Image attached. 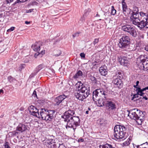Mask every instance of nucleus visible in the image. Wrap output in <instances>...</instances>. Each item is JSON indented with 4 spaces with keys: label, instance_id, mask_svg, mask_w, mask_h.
<instances>
[{
    "label": "nucleus",
    "instance_id": "obj_1",
    "mask_svg": "<svg viewBox=\"0 0 148 148\" xmlns=\"http://www.w3.org/2000/svg\"><path fill=\"white\" fill-rule=\"evenodd\" d=\"M75 111L69 109L66 111L62 117L64 119L65 121L67 122L66 128H73L74 131L77 126L80 125V120L78 116H74Z\"/></svg>",
    "mask_w": 148,
    "mask_h": 148
},
{
    "label": "nucleus",
    "instance_id": "obj_2",
    "mask_svg": "<svg viewBox=\"0 0 148 148\" xmlns=\"http://www.w3.org/2000/svg\"><path fill=\"white\" fill-rule=\"evenodd\" d=\"M76 87L78 89L75 93V96L78 100L83 101L90 94V88L88 86H85L81 81L78 82L76 84Z\"/></svg>",
    "mask_w": 148,
    "mask_h": 148
},
{
    "label": "nucleus",
    "instance_id": "obj_3",
    "mask_svg": "<svg viewBox=\"0 0 148 148\" xmlns=\"http://www.w3.org/2000/svg\"><path fill=\"white\" fill-rule=\"evenodd\" d=\"M130 18L132 23L137 26L140 29L144 28H148V19H140L139 17V14L134 12Z\"/></svg>",
    "mask_w": 148,
    "mask_h": 148
},
{
    "label": "nucleus",
    "instance_id": "obj_4",
    "mask_svg": "<svg viewBox=\"0 0 148 148\" xmlns=\"http://www.w3.org/2000/svg\"><path fill=\"white\" fill-rule=\"evenodd\" d=\"M105 93H108V92L100 89H97L93 92V100L95 102H98V106H99L106 105V101L104 100V96H103Z\"/></svg>",
    "mask_w": 148,
    "mask_h": 148
},
{
    "label": "nucleus",
    "instance_id": "obj_5",
    "mask_svg": "<svg viewBox=\"0 0 148 148\" xmlns=\"http://www.w3.org/2000/svg\"><path fill=\"white\" fill-rule=\"evenodd\" d=\"M127 111L128 113V116H130L132 119L137 120V122L139 124H141L144 120L145 114L143 112L140 110L134 108L131 110L132 113H130L128 110Z\"/></svg>",
    "mask_w": 148,
    "mask_h": 148
},
{
    "label": "nucleus",
    "instance_id": "obj_6",
    "mask_svg": "<svg viewBox=\"0 0 148 148\" xmlns=\"http://www.w3.org/2000/svg\"><path fill=\"white\" fill-rule=\"evenodd\" d=\"M126 128L124 126L116 125L114 128V136L117 139H122L125 137Z\"/></svg>",
    "mask_w": 148,
    "mask_h": 148
},
{
    "label": "nucleus",
    "instance_id": "obj_7",
    "mask_svg": "<svg viewBox=\"0 0 148 148\" xmlns=\"http://www.w3.org/2000/svg\"><path fill=\"white\" fill-rule=\"evenodd\" d=\"M130 37L125 35H123L120 39L118 45L119 48L123 49L127 48L129 47L130 43Z\"/></svg>",
    "mask_w": 148,
    "mask_h": 148
},
{
    "label": "nucleus",
    "instance_id": "obj_8",
    "mask_svg": "<svg viewBox=\"0 0 148 148\" xmlns=\"http://www.w3.org/2000/svg\"><path fill=\"white\" fill-rule=\"evenodd\" d=\"M121 29L125 32L129 33L132 36L135 37L137 34L136 30L134 27L130 25H125L122 27Z\"/></svg>",
    "mask_w": 148,
    "mask_h": 148
},
{
    "label": "nucleus",
    "instance_id": "obj_9",
    "mask_svg": "<svg viewBox=\"0 0 148 148\" xmlns=\"http://www.w3.org/2000/svg\"><path fill=\"white\" fill-rule=\"evenodd\" d=\"M109 94L105 93L104 100L106 101V106L110 108H111L112 110H113L116 108V104L113 101V99H110L109 98Z\"/></svg>",
    "mask_w": 148,
    "mask_h": 148
},
{
    "label": "nucleus",
    "instance_id": "obj_10",
    "mask_svg": "<svg viewBox=\"0 0 148 148\" xmlns=\"http://www.w3.org/2000/svg\"><path fill=\"white\" fill-rule=\"evenodd\" d=\"M140 62L139 65L140 69H144L145 65L148 63V57L146 55H141L140 57Z\"/></svg>",
    "mask_w": 148,
    "mask_h": 148
},
{
    "label": "nucleus",
    "instance_id": "obj_11",
    "mask_svg": "<svg viewBox=\"0 0 148 148\" xmlns=\"http://www.w3.org/2000/svg\"><path fill=\"white\" fill-rule=\"evenodd\" d=\"M47 109L45 108H42L40 111L39 116L38 117L41 118L42 120H46L47 121H49V119L47 112Z\"/></svg>",
    "mask_w": 148,
    "mask_h": 148
},
{
    "label": "nucleus",
    "instance_id": "obj_12",
    "mask_svg": "<svg viewBox=\"0 0 148 148\" xmlns=\"http://www.w3.org/2000/svg\"><path fill=\"white\" fill-rule=\"evenodd\" d=\"M29 109L32 115L37 117L39 116V110L36 107L32 105L29 107Z\"/></svg>",
    "mask_w": 148,
    "mask_h": 148
},
{
    "label": "nucleus",
    "instance_id": "obj_13",
    "mask_svg": "<svg viewBox=\"0 0 148 148\" xmlns=\"http://www.w3.org/2000/svg\"><path fill=\"white\" fill-rule=\"evenodd\" d=\"M67 96L64 95H60L55 98L54 100L55 105H58L66 98Z\"/></svg>",
    "mask_w": 148,
    "mask_h": 148
},
{
    "label": "nucleus",
    "instance_id": "obj_14",
    "mask_svg": "<svg viewBox=\"0 0 148 148\" xmlns=\"http://www.w3.org/2000/svg\"><path fill=\"white\" fill-rule=\"evenodd\" d=\"M118 60L121 65L125 66H127L129 63V61L127 60V58L125 56L119 57Z\"/></svg>",
    "mask_w": 148,
    "mask_h": 148
},
{
    "label": "nucleus",
    "instance_id": "obj_15",
    "mask_svg": "<svg viewBox=\"0 0 148 148\" xmlns=\"http://www.w3.org/2000/svg\"><path fill=\"white\" fill-rule=\"evenodd\" d=\"M16 129L21 132H23L26 130H29V128L26 125L20 124L17 127Z\"/></svg>",
    "mask_w": 148,
    "mask_h": 148
},
{
    "label": "nucleus",
    "instance_id": "obj_16",
    "mask_svg": "<svg viewBox=\"0 0 148 148\" xmlns=\"http://www.w3.org/2000/svg\"><path fill=\"white\" fill-rule=\"evenodd\" d=\"M113 78L114 79L112 82L114 84L116 85L118 87H120L122 83L121 79V78H119L118 75L114 76Z\"/></svg>",
    "mask_w": 148,
    "mask_h": 148
},
{
    "label": "nucleus",
    "instance_id": "obj_17",
    "mask_svg": "<svg viewBox=\"0 0 148 148\" xmlns=\"http://www.w3.org/2000/svg\"><path fill=\"white\" fill-rule=\"evenodd\" d=\"M99 71L101 75L103 76L106 75L108 73L107 67L105 65L101 66L99 68Z\"/></svg>",
    "mask_w": 148,
    "mask_h": 148
},
{
    "label": "nucleus",
    "instance_id": "obj_18",
    "mask_svg": "<svg viewBox=\"0 0 148 148\" xmlns=\"http://www.w3.org/2000/svg\"><path fill=\"white\" fill-rule=\"evenodd\" d=\"M41 42H36L34 45H33L32 47L33 49L36 51H39L40 50V46L41 45Z\"/></svg>",
    "mask_w": 148,
    "mask_h": 148
},
{
    "label": "nucleus",
    "instance_id": "obj_19",
    "mask_svg": "<svg viewBox=\"0 0 148 148\" xmlns=\"http://www.w3.org/2000/svg\"><path fill=\"white\" fill-rule=\"evenodd\" d=\"M47 114L49 119V121H51L52 119H53L54 118V114L55 111L53 110H47Z\"/></svg>",
    "mask_w": 148,
    "mask_h": 148
},
{
    "label": "nucleus",
    "instance_id": "obj_20",
    "mask_svg": "<svg viewBox=\"0 0 148 148\" xmlns=\"http://www.w3.org/2000/svg\"><path fill=\"white\" fill-rule=\"evenodd\" d=\"M125 0H122L121 3L122 5L123 13L126 16V13L127 10V7L126 3L125 2Z\"/></svg>",
    "mask_w": 148,
    "mask_h": 148
},
{
    "label": "nucleus",
    "instance_id": "obj_21",
    "mask_svg": "<svg viewBox=\"0 0 148 148\" xmlns=\"http://www.w3.org/2000/svg\"><path fill=\"white\" fill-rule=\"evenodd\" d=\"M83 75V73L81 70L78 71L77 73L73 76V77L74 78L77 79L79 77L82 76Z\"/></svg>",
    "mask_w": 148,
    "mask_h": 148
},
{
    "label": "nucleus",
    "instance_id": "obj_22",
    "mask_svg": "<svg viewBox=\"0 0 148 148\" xmlns=\"http://www.w3.org/2000/svg\"><path fill=\"white\" fill-rule=\"evenodd\" d=\"M137 148H148V143L146 142L140 145L136 146Z\"/></svg>",
    "mask_w": 148,
    "mask_h": 148
},
{
    "label": "nucleus",
    "instance_id": "obj_23",
    "mask_svg": "<svg viewBox=\"0 0 148 148\" xmlns=\"http://www.w3.org/2000/svg\"><path fill=\"white\" fill-rule=\"evenodd\" d=\"M141 17L140 19H148V16L147 14L146 13H145L142 12H141L140 13Z\"/></svg>",
    "mask_w": 148,
    "mask_h": 148
},
{
    "label": "nucleus",
    "instance_id": "obj_24",
    "mask_svg": "<svg viewBox=\"0 0 148 148\" xmlns=\"http://www.w3.org/2000/svg\"><path fill=\"white\" fill-rule=\"evenodd\" d=\"M44 67L43 64H40L37 66L35 69V71L36 72L35 75H36L40 70L42 69Z\"/></svg>",
    "mask_w": 148,
    "mask_h": 148
},
{
    "label": "nucleus",
    "instance_id": "obj_25",
    "mask_svg": "<svg viewBox=\"0 0 148 148\" xmlns=\"http://www.w3.org/2000/svg\"><path fill=\"white\" fill-rule=\"evenodd\" d=\"M61 54V51L60 50L55 51L54 52L53 56L56 57H58Z\"/></svg>",
    "mask_w": 148,
    "mask_h": 148
},
{
    "label": "nucleus",
    "instance_id": "obj_26",
    "mask_svg": "<svg viewBox=\"0 0 148 148\" xmlns=\"http://www.w3.org/2000/svg\"><path fill=\"white\" fill-rule=\"evenodd\" d=\"M130 137L127 139V141L123 143V146H127L130 144L131 139L130 138Z\"/></svg>",
    "mask_w": 148,
    "mask_h": 148
},
{
    "label": "nucleus",
    "instance_id": "obj_27",
    "mask_svg": "<svg viewBox=\"0 0 148 148\" xmlns=\"http://www.w3.org/2000/svg\"><path fill=\"white\" fill-rule=\"evenodd\" d=\"M108 148H118V147L116 144L114 143H111V144H107Z\"/></svg>",
    "mask_w": 148,
    "mask_h": 148
},
{
    "label": "nucleus",
    "instance_id": "obj_28",
    "mask_svg": "<svg viewBox=\"0 0 148 148\" xmlns=\"http://www.w3.org/2000/svg\"><path fill=\"white\" fill-rule=\"evenodd\" d=\"M89 79L93 83H97V80L95 77L94 76L90 75L89 76Z\"/></svg>",
    "mask_w": 148,
    "mask_h": 148
},
{
    "label": "nucleus",
    "instance_id": "obj_29",
    "mask_svg": "<svg viewBox=\"0 0 148 148\" xmlns=\"http://www.w3.org/2000/svg\"><path fill=\"white\" fill-rule=\"evenodd\" d=\"M116 12V10L114 9L113 6L112 7L111 12V14L113 15H114Z\"/></svg>",
    "mask_w": 148,
    "mask_h": 148
},
{
    "label": "nucleus",
    "instance_id": "obj_30",
    "mask_svg": "<svg viewBox=\"0 0 148 148\" xmlns=\"http://www.w3.org/2000/svg\"><path fill=\"white\" fill-rule=\"evenodd\" d=\"M118 76V77L120 78H123L122 75H121V71H118L117 72L115 76Z\"/></svg>",
    "mask_w": 148,
    "mask_h": 148
},
{
    "label": "nucleus",
    "instance_id": "obj_31",
    "mask_svg": "<svg viewBox=\"0 0 148 148\" xmlns=\"http://www.w3.org/2000/svg\"><path fill=\"white\" fill-rule=\"evenodd\" d=\"M138 95H139L138 94H137V93L133 95V97H132L131 99L132 100H134V101H135L136 100H134V99L135 98H138L139 97Z\"/></svg>",
    "mask_w": 148,
    "mask_h": 148
},
{
    "label": "nucleus",
    "instance_id": "obj_32",
    "mask_svg": "<svg viewBox=\"0 0 148 148\" xmlns=\"http://www.w3.org/2000/svg\"><path fill=\"white\" fill-rule=\"evenodd\" d=\"M8 79V80L10 82H12L14 80H15V79L11 76H9Z\"/></svg>",
    "mask_w": 148,
    "mask_h": 148
},
{
    "label": "nucleus",
    "instance_id": "obj_33",
    "mask_svg": "<svg viewBox=\"0 0 148 148\" xmlns=\"http://www.w3.org/2000/svg\"><path fill=\"white\" fill-rule=\"evenodd\" d=\"M58 148H66V147L63 143L58 144Z\"/></svg>",
    "mask_w": 148,
    "mask_h": 148
},
{
    "label": "nucleus",
    "instance_id": "obj_34",
    "mask_svg": "<svg viewBox=\"0 0 148 148\" xmlns=\"http://www.w3.org/2000/svg\"><path fill=\"white\" fill-rule=\"evenodd\" d=\"M25 66V64H21L18 68V70L19 71H21V70L24 68Z\"/></svg>",
    "mask_w": 148,
    "mask_h": 148
},
{
    "label": "nucleus",
    "instance_id": "obj_35",
    "mask_svg": "<svg viewBox=\"0 0 148 148\" xmlns=\"http://www.w3.org/2000/svg\"><path fill=\"white\" fill-rule=\"evenodd\" d=\"M107 144L104 145H100L99 148H108Z\"/></svg>",
    "mask_w": 148,
    "mask_h": 148
},
{
    "label": "nucleus",
    "instance_id": "obj_36",
    "mask_svg": "<svg viewBox=\"0 0 148 148\" xmlns=\"http://www.w3.org/2000/svg\"><path fill=\"white\" fill-rule=\"evenodd\" d=\"M137 94L139 95L140 96H144V95L145 94V93L143 92L140 91L138 92H137Z\"/></svg>",
    "mask_w": 148,
    "mask_h": 148
},
{
    "label": "nucleus",
    "instance_id": "obj_37",
    "mask_svg": "<svg viewBox=\"0 0 148 148\" xmlns=\"http://www.w3.org/2000/svg\"><path fill=\"white\" fill-rule=\"evenodd\" d=\"M141 70H142L145 71H147L148 70V63L146 65H145L144 69H140Z\"/></svg>",
    "mask_w": 148,
    "mask_h": 148
},
{
    "label": "nucleus",
    "instance_id": "obj_38",
    "mask_svg": "<svg viewBox=\"0 0 148 148\" xmlns=\"http://www.w3.org/2000/svg\"><path fill=\"white\" fill-rule=\"evenodd\" d=\"M4 148H10V147L8 145V143L6 142L4 145Z\"/></svg>",
    "mask_w": 148,
    "mask_h": 148
},
{
    "label": "nucleus",
    "instance_id": "obj_39",
    "mask_svg": "<svg viewBox=\"0 0 148 148\" xmlns=\"http://www.w3.org/2000/svg\"><path fill=\"white\" fill-rule=\"evenodd\" d=\"M100 62V61H98V60L94 62H92V64L93 66H95L97 65V63H100V62Z\"/></svg>",
    "mask_w": 148,
    "mask_h": 148
},
{
    "label": "nucleus",
    "instance_id": "obj_40",
    "mask_svg": "<svg viewBox=\"0 0 148 148\" xmlns=\"http://www.w3.org/2000/svg\"><path fill=\"white\" fill-rule=\"evenodd\" d=\"M99 40L98 38L95 39L94 41L93 42V44L94 45H95L99 42Z\"/></svg>",
    "mask_w": 148,
    "mask_h": 148
},
{
    "label": "nucleus",
    "instance_id": "obj_41",
    "mask_svg": "<svg viewBox=\"0 0 148 148\" xmlns=\"http://www.w3.org/2000/svg\"><path fill=\"white\" fill-rule=\"evenodd\" d=\"M15 27H11L10 29H8L7 30V32H11L14 30Z\"/></svg>",
    "mask_w": 148,
    "mask_h": 148
},
{
    "label": "nucleus",
    "instance_id": "obj_42",
    "mask_svg": "<svg viewBox=\"0 0 148 148\" xmlns=\"http://www.w3.org/2000/svg\"><path fill=\"white\" fill-rule=\"evenodd\" d=\"M135 10H134L136 11V12H133L131 14H132L131 16L133 15V13H134V12L135 13H137L139 14L138 13V8L137 7H135Z\"/></svg>",
    "mask_w": 148,
    "mask_h": 148
},
{
    "label": "nucleus",
    "instance_id": "obj_43",
    "mask_svg": "<svg viewBox=\"0 0 148 148\" xmlns=\"http://www.w3.org/2000/svg\"><path fill=\"white\" fill-rule=\"evenodd\" d=\"M79 33L78 32H77L75 33L74 34H73V38H74L75 37H77L79 36Z\"/></svg>",
    "mask_w": 148,
    "mask_h": 148
},
{
    "label": "nucleus",
    "instance_id": "obj_44",
    "mask_svg": "<svg viewBox=\"0 0 148 148\" xmlns=\"http://www.w3.org/2000/svg\"><path fill=\"white\" fill-rule=\"evenodd\" d=\"M32 96L34 97H37V95H36V92L35 90H34L33 94Z\"/></svg>",
    "mask_w": 148,
    "mask_h": 148
},
{
    "label": "nucleus",
    "instance_id": "obj_45",
    "mask_svg": "<svg viewBox=\"0 0 148 148\" xmlns=\"http://www.w3.org/2000/svg\"><path fill=\"white\" fill-rule=\"evenodd\" d=\"M80 55L82 58H84L85 57V54L83 53H80Z\"/></svg>",
    "mask_w": 148,
    "mask_h": 148
},
{
    "label": "nucleus",
    "instance_id": "obj_46",
    "mask_svg": "<svg viewBox=\"0 0 148 148\" xmlns=\"http://www.w3.org/2000/svg\"><path fill=\"white\" fill-rule=\"evenodd\" d=\"M21 0H17L13 4L14 5H15L17 3L22 2Z\"/></svg>",
    "mask_w": 148,
    "mask_h": 148
},
{
    "label": "nucleus",
    "instance_id": "obj_47",
    "mask_svg": "<svg viewBox=\"0 0 148 148\" xmlns=\"http://www.w3.org/2000/svg\"><path fill=\"white\" fill-rule=\"evenodd\" d=\"M37 53H36L34 54V57L35 58H36L40 54V52L39 51Z\"/></svg>",
    "mask_w": 148,
    "mask_h": 148
},
{
    "label": "nucleus",
    "instance_id": "obj_48",
    "mask_svg": "<svg viewBox=\"0 0 148 148\" xmlns=\"http://www.w3.org/2000/svg\"><path fill=\"white\" fill-rule=\"evenodd\" d=\"M141 88L139 87H137L136 89V91L137 92H138L139 91H140L141 90Z\"/></svg>",
    "mask_w": 148,
    "mask_h": 148
},
{
    "label": "nucleus",
    "instance_id": "obj_49",
    "mask_svg": "<svg viewBox=\"0 0 148 148\" xmlns=\"http://www.w3.org/2000/svg\"><path fill=\"white\" fill-rule=\"evenodd\" d=\"M84 141V140L83 138L79 139L78 140V142H83Z\"/></svg>",
    "mask_w": 148,
    "mask_h": 148
},
{
    "label": "nucleus",
    "instance_id": "obj_50",
    "mask_svg": "<svg viewBox=\"0 0 148 148\" xmlns=\"http://www.w3.org/2000/svg\"><path fill=\"white\" fill-rule=\"evenodd\" d=\"M34 10V9H29V10H28L26 12L27 13L31 12L33 11Z\"/></svg>",
    "mask_w": 148,
    "mask_h": 148
},
{
    "label": "nucleus",
    "instance_id": "obj_51",
    "mask_svg": "<svg viewBox=\"0 0 148 148\" xmlns=\"http://www.w3.org/2000/svg\"><path fill=\"white\" fill-rule=\"evenodd\" d=\"M13 0H6V1L8 3H9L12 2Z\"/></svg>",
    "mask_w": 148,
    "mask_h": 148
},
{
    "label": "nucleus",
    "instance_id": "obj_52",
    "mask_svg": "<svg viewBox=\"0 0 148 148\" xmlns=\"http://www.w3.org/2000/svg\"><path fill=\"white\" fill-rule=\"evenodd\" d=\"M4 93L3 90L2 89L0 90V94L2 95Z\"/></svg>",
    "mask_w": 148,
    "mask_h": 148
},
{
    "label": "nucleus",
    "instance_id": "obj_53",
    "mask_svg": "<svg viewBox=\"0 0 148 148\" xmlns=\"http://www.w3.org/2000/svg\"><path fill=\"white\" fill-rule=\"evenodd\" d=\"M143 99H145V100H147L148 99V98L146 96H143Z\"/></svg>",
    "mask_w": 148,
    "mask_h": 148
},
{
    "label": "nucleus",
    "instance_id": "obj_54",
    "mask_svg": "<svg viewBox=\"0 0 148 148\" xmlns=\"http://www.w3.org/2000/svg\"><path fill=\"white\" fill-rule=\"evenodd\" d=\"M145 49L148 51V45L145 47Z\"/></svg>",
    "mask_w": 148,
    "mask_h": 148
},
{
    "label": "nucleus",
    "instance_id": "obj_55",
    "mask_svg": "<svg viewBox=\"0 0 148 148\" xmlns=\"http://www.w3.org/2000/svg\"><path fill=\"white\" fill-rule=\"evenodd\" d=\"M53 146H54V147H58V144H57V145L55 143L53 144Z\"/></svg>",
    "mask_w": 148,
    "mask_h": 148
},
{
    "label": "nucleus",
    "instance_id": "obj_56",
    "mask_svg": "<svg viewBox=\"0 0 148 148\" xmlns=\"http://www.w3.org/2000/svg\"><path fill=\"white\" fill-rule=\"evenodd\" d=\"M142 98H143V97H140L139 98V99H136V101H137L138 100H141V101H142V99H143Z\"/></svg>",
    "mask_w": 148,
    "mask_h": 148
},
{
    "label": "nucleus",
    "instance_id": "obj_57",
    "mask_svg": "<svg viewBox=\"0 0 148 148\" xmlns=\"http://www.w3.org/2000/svg\"><path fill=\"white\" fill-rule=\"evenodd\" d=\"M146 90L145 88H143L142 89H141L140 91L143 92V91Z\"/></svg>",
    "mask_w": 148,
    "mask_h": 148
},
{
    "label": "nucleus",
    "instance_id": "obj_58",
    "mask_svg": "<svg viewBox=\"0 0 148 148\" xmlns=\"http://www.w3.org/2000/svg\"><path fill=\"white\" fill-rule=\"evenodd\" d=\"M25 23L26 24H28L30 23V22L27 21H25Z\"/></svg>",
    "mask_w": 148,
    "mask_h": 148
},
{
    "label": "nucleus",
    "instance_id": "obj_59",
    "mask_svg": "<svg viewBox=\"0 0 148 148\" xmlns=\"http://www.w3.org/2000/svg\"><path fill=\"white\" fill-rule=\"evenodd\" d=\"M139 81H137L136 82V85H137V86H138V84L139 83Z\"/></svg>",
    "mask_w": 148,
    "mask_h": 148
},
{
    "label": "nucleus",
    "instance_id": "obj_60",
    "mask_svg": "<svg viewBox=\"0 0 148 148\" xmlns=\"http://www.w3.org/2000/svg\"><path fill=\"white\" fill-rule=\"evenodd\" d=\"M59 2H60L58 0H56L55 1V3H58Z\"/></svg>",
    "mask_w": 148,
    "mask_h": 148
},
{
    "label": "nucleus",
    "instance_id": "obj_61",
    "mask_svg": "<svg viewBox=\"0 0 148 148\" xmlns=\"http://www.w3.org/2000/svg\"><path fill=\"white\" fill-rule=\"evenodd\" d=\"M137 86H138L136 85H134V88H137Z\"/></svg>",
    "mask_w": 148,
    "mask_h": 148
},
{
    "label": "nucleus",
    "instance_id": "obj_62",
    "mask_svg": "<svg viewBox=\"0 0 148 148\" xmlns=\"http://www.w3.org/2000/svg\"><path fill=\"white\" fill-rule=\"evenodd\" d=\"M22 2H25V1H26V0H21Z\"/></svg>",
    "mask_w": 148,
    "mask_h": 148
},
{
    "label": "nucleus",
    "instance_id": "obj_63",
    "mask_svg": "<svg viewBox=\"0 0 148 148\" xmlns=\"http://www.w3.org/2000/svg\"><path fill=\"white\" fill-rule=\"evenodd\" d=\"M48 143H49V145H50V144H52V143H51V142L50 141H49V142H48Z\"/></svg>",
    "mask_w": 148,
    "mask_h": 148
},
{
    "label": "nucleus",
    "instance_id": "obj_64",
    "mask_svg": "<svg viewBox=\"0 0 148 148\" xmlns=\"http://www.w3.org/2000/svg\"><path fill=\"white\" fill-rule=\"evenodd\" d=\"M145 90H148V86H147V87H145Z\"/></svg>",
    "mask_w": 148,
    "mask_h": 148
}]
</instances>
